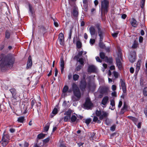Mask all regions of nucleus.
<instances>
[{"label":"nucleus","instance_id":"nucleus-63","mask_svg":"<svg viewBox=\"0 0 147 147\" xmlns=\"http://www.w3.org/2000/svg\"><path fill=\"white\" fill-rule=\"evenodd\" d=\"M68 78L70 80L72 77V75L71 74H69L68 76Z\"/></svg>","mask_w":147,"mask_h":147},{"label":"nucleus","instance_id":"nucleus-12","mask_svg":"<svg viewBox=\"0 0 147 147\" xmlns=\"http://www.w3.org/2000/svg\"><path fill=\"white\" fill-rule=\"evenodd\" d=\"M120 83L123 92L125 93L126 92V88L125 81L124 80L121 79Z\"/></svg>","mask_w":147,"mask_h":147},{"label":"nucleus","instance_id":"nucleus-6","mask_svg":"<svg viewBox=\"0 0 147 147\" xmlns=\"http://www.w3.org/2000/svg\"><path fill=\"white\" fill-rule=\"evenodd\" d=\"M109 102V97L107 96H106L102 98L100 105L103 107H105Z\"/></svg>","mask_w":147,"mask_h":147},{"label":"nucleus","instance_id":"nucleus-53","mask_svg":"<svg viewBox=\"0 0 147 147\" xmlns=\"http://www.w3.org/2000/svg\"><path fill=\"white\" fill-rule=\"evenodd\" d=\"M29 144L28 143L25 142L24 144V147H28L29 146Z\"/></svg>","mask_w":147,"mask_h":147},{"label":"nucleus","instance_id":"nucleus-10","mask_svg":"<svg viewBox=\"0 0 147 147\" xmlns=\"http://www.w3.org/2000/svg\"><path fill=\"white\" fill-rule=\"evenodd\" d=\"M58 40L61 45H64V36L63 34L62 33H60L59 35Z\"/></svg>","mask_w":147,"mask_h":147},{"label":"nucleus","instance_id":"nucleus-17","mask_svg":"<svg viewBox=\"0 0 147 147\" xmlns=\"http://www.w3.org/2000/svg\"><path fill=\"white\" fill-rule=\"evenodd\" d=\"M130 23L132 26L134 27H136L137 26V23L136 21L134 18L131 19Z\"/></svg>","mask_w":147,"mask_h":147},{"label":"nucleus","instance_id":"nucleus-19","mask_svg":"<svg viewBox=\"0 0 147 147\" xmlns=\"http://www.w3.org/2000/svg\"><path fill=\"white\" fill-rule=\"evenodd\" d=\"M90 33L91 35L95 34L96 31L95 28L92 26H91L89 28Z\"/></svg>","mask_w":147,"mask_h":147},{"label":"nucleus","instance_id":"nucleus-64","mask_svg":"<svg viewBox=\"0 0 147 147\" xmlns=\"http://www.w3.org/2000/svg\"><path fill=\"white\" fill-rule=\"evenodd\" d=\"M84 38L86 39H87L88 38V36L87 34L86 33L84 34Z\"/></svg>","mask_w":147,"mask_h":147},{"label":"nucleus","instance_id":"nucleus-56","mask_svg":"<svg viewBox=\"0 0 147 147\" xmlns=\"http://www.w3.org/2000/svg\"><path fill=\"white\" fill-rule=\"evenodd\" d=\"M35 103V101L34 100H32L31 102V106L32 108L33 106L34 105Z\"/></svg>","mask_w":147,"mask_h":147},{"label":"nucleus","instance_id":"nucleus-37","mask_svg":"<svg viewBox=\"0 0 147 147\" xmlns=\"http://www.w3.org/2000/svg\"><path fill=\"white\" fill-rule=\"evenodd\" d=\"M76 45L78 48H80L81 47V43L79 41H78L76 43Z\"/></svg>","mask_w":147,"mask_h":147},{"label":"nucleus","instance_id":"nucleus-1","mask_svg":"<svg viewBox=\"0 0 147 147\" xmlns=\"http://www.w3.org/2000/svg\"><path fill=\"white\" fill-rule=\"evenodd\" d=\"M15 61L14 57L7 58L5 57L0 61V69L3 70L6 68H11L13 66Z\"/></svg>","mask_w":147,"mask_h":147},{"label":"nucleus","instance_id":"nucleus-43","mask_svg":"<svg viewBox=\"0 0 147 147\" xmlns=\"http://www.w3.org/2000/svg\"><path fill=\"white\" fill-rule=\"evenodd\" d=\"M49 138H47L46 139L44 140H43V142L45 143H46L49 142Z\"/></svg>","mask_w":147,"mask_h":147},{"label":"nucleus","instance_id":"nucleus-31","mask_svg":"<svg viewBox=\"0 0 147 147\" xmlns=\"http://www.w3.org/2000/svg\"><path fill=\"white\" fill-rule=\"evenodd\" d=\"M77 58V60L80 63V64L81 65H84V61L83 59L82 58L78 59V58Z\"/></svg>","mask_w":147,"mask_h":147},{"label":"nucleus","instance_id":"nucleus-14","mask_svg":"<svg viewBox=\"0 0 147 147\" xmlns=\"http://www.w3.org/2000/svg\"><path fill=\"white\" fill-rule=\"evenodd\" d=\"M64 61L62 58H61L60 66L61 67V70L62 73L63 71L64 68Z\"/></svg>","mask_w":147,"mask_h":147},{"label":"nucleus","instance_id":"nucleus-26","mask_svg":"<svg viewBox=\"0 0 147 147\" xmlns=\"http://www.w3.org/2000/svg\"><path fill=\"white\" fill-rule=\"evenodd\" d=\"M68 89V87L67 86H65L63 89V93L62 94V96L63 94H64L67 91Z\"/></svg>","mask_w":147,"mask_h":147},{"label":"nucleus","instance_id":"nucleus-27","mask_svg":"<svg viewBox=\"0 0 147 147\" xmlns=\"http://www.w3.org/2000/svg\"><path fill=\"white\" fill-rule=\"evenodd\" d=\"M11 33V31L7 30L6 31L5 33V36L7 38H9L10 37Z\"/></svg>","mask_w":147,"mask_h":147},{"label":"nucleus","instance_id":"nucleus-46","mask_svg":"<svg viewBox=\"0 0 147 147\" xmlns=\"http://www.w3.org/2000/svg\"><path fill=\"white\" fill-rule=\"evenodd\" d=\"M138 46V44L134 42L132 46V47L133 48H136Z\"/></svg>","mask_w":147,"mask_h":147},{"label":"nucleus","instance_id":"nucleus-38","mask_svg":"<svg viewBox=\"0 0 147 147\" xmlns=\"http://www.w3.org/2000/svg\"><path fill=\"white\" fill-rule=\"evenodd\" d=\"M91 121V119L88 118L86 119L85 120V123L87 124H88Z\"/></svg>","mask_w":147,"mask_h":147},{"label":"nucleus","instance_id":"nucleus-9","mask_svg":"<svg viewBox=\"0 0 147 147\" xmlns=\"http://www.w3.org/2000/svg\"><path fill=\"white\" fill-rule=\"evenodd\" d=\"M80 117V119H82V117L80 115L79 116H78L77 115L75 114L73 115L71 118V120L72 122H78L79 121V117Z\"/></svg>","mask_w":147,"mask_h":147},{"label":"nucleus","instance_id":"nucleus-28","mask_svg":"<svg viewBox=\"0 0 147 147\" xmlns=\"http://www.w3.org/2000/svg\"><path fill=\"white\" fill-rule=\"evenodd\" d=\"M57 111H58V110H57V109L56 108H54L52 112V114H53V115H51V117H53L54 115H56L57 112Z\"/></svg>","mask_w":147,"mask_h":147},{"label":"nucleus","instance_id":"nucleus-51","mask_svg":"<svg viewBox=\"0 0 147 147\" xmlns=\"http://www.w3.org/2000/svg\"><path fill=\"white\" fill-rule=\"evenodd\" d=\"M111 95L112 96L116 97L117 96L116 93L115 91H114L111 93Z\"/></svg>","mask_w":147,"mask_h":147},{"label":"nucleus","instance_id":"nucleus-16","mask_svg":"<svg viewBox=\"0 0 147 147\" xmlns=\"http://www.w3.org/2000/svg\"><path fill=\"white\" fill-rule=\"evenodd\" d=\"M141 63V60L138 61L136 64V72L137 73L140 69V66Z\"/></svg>","mask_w":147,"mask_h":147},{"label":"nucleus","instance_id":"nucleus-49","mask_svg":"<svg viewBox=\"0 0 147 147\" xmlns=\"http://www.w3.org/2000/svg\"><path fill=\"white\" fill-rule=\"evenodd\" d=\"M102 66L104 67V68L102 69V71H105V69L107 67V65L106 64L104 63L103 64Z\"/></svg>","mask_w":147,"mask_h":147},{"label":"nucleus","instance_id":"nucleus-59","mask_svg":"<svg viewBox=\"0 0 147 147\" xmlns=\"http://www.w3.org/2000/svg\"><path fill=\"white\" fill-rule=\"evenodd\" d=\"M54 21V24L55 26L56 27H58L59 26L58 23L57 22H55V21Z\"/></svg>","mask_w":147,"mask_h":147},{"label":"nucleus","instance_id":"nucleus-54","mask_svg":"<svg viewBox=\"0 0 147 147\" xmlns=\"http://www.w3.org/2000/svg\"><path fill=\"white\" fill-rule=\"evenodd\" d=\"M134 69L133 68L131 67L130 69V72L131 73H133L134 72Z\"/></svg>","mask_w":147,"mask_h":147},{"label":"nucleus","instance_id":"nucleus-30","mask_svg":"<svg viewBox=\"0 0 147 147\" xmlns=\"http://www.w3.org/2000/svg\"><path fill=\"white\" fill-rule=\"evenodd\" d=\"M79 78V76L77 74H75L73 76V79L74 81L77 80Z\"/></svg>","mask_w":147,"mask_h":147},{"label":"nucleus","instance_id":"nucleus-32","mask_svg":"<svg viewBox=\"0 0 147 147\" xmlns=\"http://www.w3.org/2000/svg\"><path fill=\"white\" fill-rule=\"evenodd\" d=\"M72 28H71L69 30V32L68 33V39L70 40L71 38L72 33Z\"/></svg>","mask_w":147,"mask_h":147},{"label":"nucleus","instance_id":"nucleus-58","mask_svg":"<svg viewBox=\"0 0 147 147\" xmlns=\"http://www.w3.org/2000/svg\"><path fill=\"white\" fill-rule=\"evenodd\" d=\"M110 69L111 70H114L115 69V67L114 66L112 65L110 66Z\"/></svg>","mask_w":147,"mask_h":147},{"label":"nucleus","instance_id":"nucleus-13","mask_svg":"<svg viewBox=\"0 0 147 147\" xmlns=\"http://www.w3.org/2000/svg\"><path fill=\"white\" fill-rule=\"evenodd\" d=\"M109 89V88L107 86H104L101 87L100 88V92L102 94L105 93L107 92Z\"/></svg>","mask_w":147,"mask_h":147},{"label":"nucleus","instance_id":"nucleus-20","mask_svg":"<svg viewBox=\"0 0 147 147\" xmlns=\"http://www.w3.org/2000/svg\"><path fill=\"white\" fill-rule=\"evenodd\" d=\"M110 105L112 106V107L111 108V106H110L109 108L111 110H114L115 109V102L114 100H110Z\"/></svg>","mask_w":147,"mask_h":147},{"label":"nucleus","instance_id":"nucleus-18","mask_svg":"<svg viewBox=\"0 0 147 147\" xmlns=\"http://www.w3.org/2000/svg\"><path fill=\"white\" fill-rule=\"evenodd\" d=\"M9 141H8V139L5 140V139H4L3 138L2 139V140L1 141V142L3 146H5L8 143Z\"/></svg>","mask_w":147,"mask_h":147},{"label":"nucleus","instance_id":"nucleus-8","mask_svg":"<svg viewBox=\"0 0 147 147\" xmlns=\"http://www.w3.org/2000/svg\"><path fill=\"white\" fill-rule=\"evenodd\" d=\"M92 104L89 98H87L86 99L85 103L84 105V108L87 109H89L91 107Z\"/></svg>","mask_w":147,"mask_h":147},{"label":"nucleus","instance_id":"nucleus-7","mask_svg":"<svg viewBox=\"0 0 147 147\" xmlns=\"http://www.w3.org/2000/svg\"><path fill=\"white\" fill-rule=\"evenodd\" d=\"M88 71L90 73H96L98 72V70L97 68L94 65H89L88 68Z\"/></svg>","mask_w":147,"mask_h":147},{"label":"nucleus","instance_id":"nucleus-11","mask_svg":"<svg viewBox=\"0 0 147 147\" xmlns=\"http://www.w3.org/2000/svg\"><path fill=\"white\" fill-rule=\"evenodd\" d=\"M136 59V53L134 52H131L129 56V59L130 62H134Z\"/></svg>","mask_w":147,"mask_h":147},{"label":"nucleus","instance_id":"nucleus-55","mask_svg":"<svg viewBox=\"0 0 147 147\" xmlns=\"http://www.w3.org/2000/svg\"><path fill=\"white\" fill-rule=\"evenodd\" d=\"M143 40V38L142 36H140L139 38V41L140 42H142Z\"/></svg>","mask_w":147,"mask_h":147},{"label":"nucleus","instance_id":"nucleus-24","mask_svg":"<svg viewBox=\"0 0 147 147\" xmlns=\"http://www.w3.org/2000/svg\"><path fill=\"white\" fill-rule=\"evenodd\" d=\"M73 14L75 16H77L78 14V9L77 8H74L73 10Z\"/></svg>","mask_w":147,"mask_h":147},{"label":"nucleus","instance_id":"nucleus-4","mask_svg":"<svg viewBox=\"0 0 147 147\" xmlns=\"http://www.w3.org/2000/svg\"><path fill=\"white\" fill-rule=\"evenodd\" d=\"M101 10L102 12L105 13L108 11L109 2L107 0H103L101 1Z\"/></svg>","mask_w":147,"mask_h":147},{"label":"nucleus","instance_id":"nucleus-41","mask_svg":"<svg viewBox=\"0 0 147 147\" xmlns=\"http://www.w3.org/2000/svg\"><path fill=\"white\" fill-rule=\"evenodd\" d=\"M83 51H80L78 54V55L76 56L77 58H78L79 57L81 56L83 54Z\"/></svg>","mask_w":147,"mask_h":147},{"label":"nucleus","instance_id":"nucleus-15","mask_svg":"<svg viewBox=\"0 0 147 147\" xmlns=\"http://www.w3.org/2000/svg\"><path fill=\"white\" fill-rule=\"evenodd\" d=\"M32 62L31 60V58L30 56L28 58V61L27 63V67L29 68L32 65Z\"/></svg>","mask_w":147,"mask_h":147},{"label":"nucleus","instance_id":"nucleus-34","mask_svg":"<svg viewBox=\"0 0 147 147\" xmlns=\"http://www.w3.org/2000/svg\"><path fill=\"white\" fill-rule=\"evenodd\" d=\"M98 34L99 36H103L104 33L100 29H99L98 30Z\"/></svg>","mask_w":147,"mask_h":147},{"label":"nucleus","instance_id":"nucleus-47","mask_svg":"<svg viewBox=\"0 0 147 147\" xmlns=\"http://www.w3.org/2000/svg\"><path fill=\"white\" fill-rule=\"evenodd\" d=\"M112 89L113 90H115L116 89V85H113L111 87Z\"/></svg>","mask_w":147,"mask_h":147},{"label":"nucleus","instance_id":"nucleus-22","mask_svg":"<svg viewBox=\"0 0 147 147\" xmlns=\"http://www.w3.org/2000/svg\"><path fill=\"white\" fill-rule=\"evenodd\" d=\"M128 117L133 121L136 125V123L137 121V118L131 116H128Z\"/></svg>","mask_w":147,"mask_h":147},{"label":"nucleus","instance_id":"nucleus-61","mask_svg":"<svg viewBox=\"0 0 147 147\" xmlns=\"http://www.w3.org/2000/svg\"><path fill=\"white\" fill-rule=\"evenodd\" d=\"M141 122H139L138 123V124L137 125V127L138 128H140L141 127Z\"/></svg>","mask_w":147,"mask_h":147},{"label":"nucleus","instance_id":"nucleus-60","mask_svg":"<svg viewBox=\"0 0 147 147\" xmlns=\"http://www.w3.org/2000/svg\"><path fill=\"white\" fill-rule=\"evenodd\" d=\"M126 17V15L125 14L122 15L121 16V18L123 19H125Z\"/></svg>","mask_w":147,"mask_h":147},{"label":"nucleus","instance_id":"nucleus-36","mask_svg":"<svg viewBox=\"0 0 147 147\" xmlns=\"http://www.w3.org/2000/svg\"><path fill=\"white\" fill-rule=\"evenodd\" d=\"M71 113V111L70 110H69L65 113V115H66L68 116H70Z\"/></svg>","mask_w":147,"mask_h":147},{"label":"nucleus","instance_id":"nucleus-45","mask_svg":"<svg viewBox=\"0 0 147 147\" xmlns=\"http://www.w3.org/2000/svg\"><path fill=\"white\" fill-rule=\"evenodd\" d=\"M118 34V32H115V33H112V34L114 38H116V37H117Z\"/></svg>","mask_w":147,"mask_h":147},{"label":"nucleus","instance_id":"nucleus-2","mask_svg":"<svg viewBox=\"0 0 147 147\" xmlns=\"http://www.w3.org/2000/svg\"><path fill=\"white\" fill-rule=\"evenodd\" d=\"M96 115L97 117H94L93 121L97 123H100L101 122L100 120L106 118L108 116V114L105 111L97 110L96 112Z\"/></svg>","mask_w":147,"mask_h":147},{"label":"nucleus","instance_id":"nucleus-23","mask_svg":"<svg viewBox=\"0 0 147 147\" xmlns=\"http://www.w3.org/2000/svg\"><path fill=\"white\" fill-rule=\"evenodd\" d=\"M24 117H20L18 118V121L19 122L23 123L25 121Z\"/></svg>","mask_w":147,"mask_h":147},{"label":"nucleus","instance_id":"nucleus-57","mask_svg":"<svg viewBox=\"0 0 147 147\" xmlns=\"http://www.w3.org/2000/svg\"><path fill=\"white\" fill-rule=\"evenodd\" d=\"M58 72V71L57 69L56 68L55 69V76H57Z\"/></svg>","mask_w":147,"mask_h":147},{"label":"nucleus","instance_id":"nucleus-35","mask_svg":"<svg viewBox=\"0 0 147 147\" xmlns=\"http://www.w3.org/2000/svg\"><path fill=\"white\" fill-rule=\"evenodd\" d=\"M70 116L67 115L64 117V120L65 121H68L70 119Z\"/></svg>","mask_w":147,"mask_h":147},{"label":"nucleus","instance_id":"nucleus-33","mask_svg":"<svg viewBox=\"0 0 147 147\" xmlns=\"http://www.w3.org/2000/svg\"><path fill=\"white\" fill-rule=\"evenodd\" d=\"M113 74L114 76L116 78H117L119 76V74L117 72L114 71L113 72Z\"/></svg>","mask_w":147,"mask_h":147},{"label":"nucleus","instance_id":"nucleus-40","mask_svg":"<svg viewBox=\"0 0 147 147\" xmlns=\"http://www.w3.org/2000/svg\"><path fill=\"white\" fill-rule=\"evenodd\" d=\"M95 40L94 39H90V42L91 45H93V44L95 43Z\"/></svg>","mask_w":147,"mask_h":147},{"label":"nucleus","instance_id":"nucleus-52","mask_svg":"<svg viewBox=\"0 0 147 147\" xmlns=\"http://www.w3.org/2000/svg\"><path fill=\"white\" fill-rule=\"evenodd\" d=\"M81 68V66L80 65L78 66L76 68V70L77 71H79Z\"/></svg>","mask_w":147,"mask_h":147},{"label":"nucleus","instance_id":"nucleus-62","mask_svg":"<svg viewBox=\"0 0 147 147\" xmlns=\"http://www.w3.org/2000/svg\"><path fill=\"white\" fill-rule=\"evenodd\" d=\"M94 3L95 5V6H96V5H97L98 4V1L97 0H95L94 1Z\"/></svg>","mask_w":147,"mask_h":147},{"label":"nucleus","instance_id":"nucleus-5","mask_svg":"<svg viewBox=\"0 0 147 147\" xmlns=\"http://www.w3.org/2000/svg\"><path fill=\"white\" fill-rule=\"evenodd\" d=\"M117 57L116 58V61L117 66L119 69L121 70L122 68V64L121 60V53L119 51L117 54Z\"/></svg>","mask_w":147,"mask_h":147},{"label":"nucleus","instance_id":"nucleus-48","mask_svg":"<svg viewBox=\"0 0 147 147\" xmlns=\"http://www.w3.org/2000/svg\"><path fill=\"white\" fill-rule=\"evenodd\" d=\"M95 58L97 61L100 63L101 62V60L100 59L99 57H96Z\"/></svg>","mask_w":147,"mask_h":147},{"label":"nucleus","instance_id":"nucleus-3","mask_svg":"<svg viewBox=\"0 0 147 147\" xmlns=\"http://www.w3.org/2000/svg\"><path fill=\"white\" fill-rule=\"evenodd\" d=\"M74 96L72 97V99L74 101L78 100L81 97V93L79 88L75 84L72 85Z\"/></svg>","mask_w":147,"mask_h":147},{"label":"nucleus","instance_id":"nucleus-29","mask_svg":"<svg viewBox=\"0 0 147 147\" xmlns=\"http://www.w3.org/2000/svg\"><path fill=\"white\" fill-rule=\"evenodd\" d=\"M100 56L102 59H104L107 58V57L105 56V55L103 52H100Z\"/></svg>","mask_w":147,"mask_h":147},{"label":"nucleus","instance_id":"nucleus-39","mask_svg":"<svg viewBox=\"0 0 147 147\" xmlns=\"http://www.w3.org/2000/svg\"><path fill=\"white\" fill-rule=\"evenodd\" d=\"M147 88L146 87L143 90V94L144 96H147Z\"/></svg>","mask_w":147,"mask_h":147},{"label":"nucleus","instance_id":"nucleus-50","mask_svg":"<svg viewBox=\"0 0 147 147\" xmlns=\"http://www.w3.org/2000/svg\"><path fill=\"white\" fill-rule=\"evenodd\" d=\"M122 102L121 101V100L119 101V104L118 105V107L119 108H120V107H121L122 105Z\"/></svg>","mask_w":147,"mask_h":147},{"label":"nucleus","instance_id":"nucleus-21","mask_svg":"<svg viewBox=\"0 0 147 147\" xmlns=\"http://www.w3.org/2000/svg\"><path fill=\"white\" fill-rule=\"evenodd\" d=\"M2 138L4 139H5V140L8 139V141H9V136L7 134V133L5 131H4L3 133V136Z\"/></svg>","mask_w":147,"mask_h":147},{"label":"nucleus","instance_id":"nucleus-44","mask_svg":"<svg viewBox=\"0 0 147 147\" xmlns=\"http://www.w3.org/2000/svg\"><path fill=\"white\" fill-rule=\"evenodd\" d=\"M145 1V0H142L141 2V7L142 8H143V7H144V5Z\"/></svg>","mask_w":147,"mask_h":147},{"label":"nucleus","instance_id":"nucleus-25","mask_svg":"<svg viewBox=\"0 0 147 147\" xmlns=\"http://www.w3.org/2000/svg\"><path fill=\"white\" fill-rule=\"evenodd\" d=\"M45 134L41 133L38 135L37 138L39 139H43L45 138Z\"/></svg>","mask_w":147,"mask_h":147},{"label":"nucleus","instance_id":"nucleus-42","mask_svg":"<svg viewBox=\"0 0 147 147\" xmlns=\"http://www.w3.org/2000/svg\"><path fill=\"white\" fill-rule=\"evenodd\" d=\"M99 45L100 48H104L105 47L104 45L102 43H101V42H100L99 43Z\"/></svg>","mask_w":147,"mask_h":147}]
</instances>
